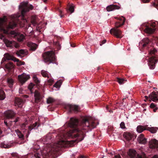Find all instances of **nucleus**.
Returning a JSON list of instances; mask_svg holds the SVG:
<instances>
[{
    "instance_id": "f257e3e1",
    "label": "nucleus",
    "mask_w": 158,
    "mask_h": 158,
    "mask_svg": "<svg viewBox=\"0 0 158 158\" xmlns=\"http://www.w3.org/2000/svg\"><path fill=\"white\" fill-rule=\"evenodd\" d=\"M78 119L72 118L69 122L64 125V127L70 128L69 131H68L67 130L64 133L58 135L61 140L55 144V146L57 148L55 149V151L60 150V147H64L63 144L67 143L71 145L82 141L85 137V131L84 130L87 131L89 130H91L96 127L98 124H96L94 121L89 120L87 118H84L82 120L80 126L81 127V130H80L78 127Z\"/></svg>"
},
{
    "instance_id": "f03ea898",
    "label": "nucleus",
    "mask_w": 158,
    "mask_h": 158,
    "mask_svg": "<svg viewBox=\"0 0 158 158\" xmlns=\"http://www.w3.org/2000/svg\"><path fill=\"white\" fill-rule=\"evenodd\" d=\"M33 7L32 5H29L28 2L22 3L19 6V9L21 10V22L19 21V19L20 16H16V18L13 19L12 21L9 23H7L6 16H4L2 18H0V32L4 34L1 35L0 39L2 40L4 39V35H6L13 38L17 37L19 41H23L24 38V35L23 34H19L18 33L15 31L11 30L16 27L18 24H26L27 23V21L24 17L25 14L26 12L32 10Z\"/></svg>"
},
{
    "instance_id": "7ed1b4c3",
    "label": "nucleus",
    "mask_w": 158,
    "mask_h": 158,
    "mask_svg": "<svg viewBox=\"0 0 158 158\" xmlns=\"http://www.w3.org/2000/svg\"><path fill=\"white\" fill-rule=\"evenodd\" d=\"M114 18L117 19V21L115 23V27L111 28L110 32L111 34H113L117 38H121L123 36V35L122 34V31L118 28L121 27L124 25L126 19L122 16L118 17H115Z\"/></svg>"
},
{
    "instance_id": "20e7f679",
    "label": "nucleus",
    "mask_w": 158,
    "mask_h": 158,
    "mask_svg": "<svg viewBox=\"0 0 158 158\" xmlns=\"http://www.w3.org/2000/svg\"><path fill=\"white\" fill-rule=\"evenodd\" d=\"M42 56L45 62H48V64L55 62L56 58L55 52L52 50L45 52L42 54Z\"/></svg>"
},
{
    "instance_id": "39448f33",
    "label": "nucleus",
    "mask_w": 158,
    "mask_h": 158,
    "mask_svg": "<svg viewBox=\"0 0 158 158\" xmlns=\"http://www.w3.org/2000/svg\"><path fill=\"white\" fill-rule=\"evenodd\" d=\"M150 26L151 27H149L147 24H145L142 25V27L143 28L144 27H145V28H143L145 32L148 34H152L154 33L156 29L155 23H152Z\"/></svg>"
},
{
    "instance_id": "423d86ee",
    "label": "nucleus",
    "mask_w": 158,
    "mask_h": 158,
    "mask_svg": "<svg viewBox=\"0 0 158 158\" xmlns=\"http://www.w3.org/2000/svg\"><path fill=\"white\" fill-rule=\"evenodd\" d=\"M34 103H38L42 101L44 96L37 90H35L34 93Z\"/></svg>"
},
{
    "instance_id": "0eeeda50",
    "label": "nucleus",
    "mask_w": 158,
    "mask_h": 158,
    "mask_svg": "<svg viewBox=\"0 0 158 158\" xmlns=\"http://www.w3.org/2000/svg\"><path fill=\"white\" fill-rule=\"evenodd\" d=\"M157 61V60L156 59L155 57L154 56H153L149 58L148 64L149 68L151 69H154L155 67V64Z\"/></svg>"
},
{
    "instance_id": "6e6552de",
    "label": "nucleus",
    "mask_w": 158,
    "mask_h": 158,
    "mask_svg": "<svg viewBox=\"0 0 158 158\" xmlns=\"http://www.w3.org/2000/svg\"><path fill=\"white\" fill-rule=\"evenodd\" d=\"M145 98L147 100L149 98L154 102H158V92H153L149 95V97L145 96Z\"/></svg>"
},
{
    "instance_id": "1a4fd4ad",
    "label": "nucleus",
    "mask_w": 158,
    "mask_h": 158,
    "mask_svg": "<svg viewBox=\"0 0 158 158\" xmlns=\"http://www.w3.org/2000/svg\"><path fill=\"white\" fill-rule=\"evenodd\" d=\"M65 108L69 110L70 112H72L73 111H74L75 112H77L79 110V108L78 106L69 104L66 106Z\"/></svg>"
},
{
    "instance_id": "9d476101",
    "label": "nucleus",
    "mask_w": 158,
    "mask_h": 158,
    "mask_svg": "<svg viewBox=\"0 0 158 158\" xmlns=\"http://www.w3.org/2000/svg\"><path fill=\"white\" fill-rule=\"evenodd\" d=\"M149 144L150 148L152 149L158 148V140L156 139H154L150 140Z\"/></svg>"
},
{
    "instance_id": "9b49d317",
    "label": "nucleus",
    "mask_w": 158,
    "mask_h": 158,
    "mask_svg": "<svg viewBox=\"0 0 158 158\" xmlns=\"http://www.w3.org/2000/svg\"><path fill=\"white\" fill-rule=\"evenodd\" d=\"M16 114V113L13 110H9L6 111L5 115L7 118H12L15 116Z\"/></svg>"
},
{
    "instance_id": "f8f14e48",
    "label": "nucleus",
    "mask_w": 158,
    "mask_h": 158,
    "mask_svg": "<svg viewBox=\"0 0 158 158\" xmlns=\"http://www.w3.org/2000/svg\"><path fill=\"white\" fill-rule=\"evenodd\" d=\"M30 77L28 75H24L23 74L19 75L18 76V78L19 81L21 83H25L27 80L29 79Z\"/></svg>"
},
{
    "instance_id": "ddd939ff",
    "label": "nucleus",
    "mask_w": 158,
    "mask_h": 158,
    "mask_svg": "<svg viewBox=\"0 0 158 158\" xmlns=\"http://www.w3.org/2000/svg\"><path fill=\"white\" fill-rule=\"evenodd\" d=\"M138 142L140 144H145L147 142V139L144 137L143 134H140L137 138Z\"/></svg>"
},
{
    "instance_id": "4468645a",
    "label": "nucleus",
    "mask_w": 158,
    "mask_h": 158,
    "mask_svg": "<svg viewBox=\"0 0 158 158\" xmlns=\"http://www.w3.org/2000/svg\"><path fill=\"white\" fill-rule=\"evenodd\" d=\"M128 155L130 158H134L136 157L139 154H137L135 150L132 149L129 150L127 153Z\"/></svg>"
},
{
    "instance_id": "2eb2a0df",
    "label": "nucleus",
    "mask_w": 158,
    "mask_h": 158,
    "mask_svg": "<svg viewBox=\"0 0 158 158\" xmlns=\"http://www.w3.org/2000/svg\"><path fill=\"white\" fill-rule=\"evenodd\" d=\"M28 51L27 50L20 49L16 52V54L19 56H25L27 55Z\"/></svg>"
},
{
    "instance_id": "dca6fc26",
    "label": "nucleus",
    "mask_w": 158,
    "mask_h": 158,
    "mask_svg": "<svg viewBox=\"0 0 158 158\" xmlns=\"http://www.w3.org/2000/svg\"><path fill=\"white\" fill-rule=\"evenodd\" d=\"M123 136L127 141H129L133 137L134 135L130 133L125 132L124 133Z\"/></svg>"
},
{
    "instance_id": "f3484780",
    "label": "nucleus",
    "mask_w": 158,
    "mask_h": 158,
    "mask_svg": "<svg viewBox=\"0 0 158 158\" xmlns=\"http://www.w3.org/2000/svg\"><path fill=\"white\" fill-rule=\"evenodd\" d=\"M27 46L29 48V50L32 51H35L37 48V45L31 42H29L27 43Z\"/></svg>"
},
{
    "instance_id": "a211bd4d",
    "label": "nucleus",
    "mask_w": 158,
    "mask_h": 158,
    "mask_svg": "<svg viewBox=\"0 0 158 158\" xmlns=\"http://www.w3.org/2000/svg\"><path fill=\"white\" fill-rule=\"evenodd\" d=\"M120 8V7L117 5H111L108 6L106 8V9L107 11H110L114 10L119 9Z\"/></svg>"
},
{
    "instance_id": "6ab92c4d",
    "label": "nucleus",
    "mask_w": 158,
    "mask_h": 158,
    "mask_svg": "<svg viewBox=\"0 0 158 158\" xmlns=\"http://www.w3.org/2000/svg\"><path fill=\"white\" fill-rule=\"evenodd\" d=\"M5 57L7 60H11L15 62L19 61V59L13 56L8 53H6L4 54Z\"/></svg>"
},
{
    "instance_id": "aec40b11",
    "label": "nucleus",
    "mask_w": 158,
    "mask_h": 158,
    "mask_svg": "<svg viewBox=\"0 0 158 158\" xmlns=\"http://www.w3.org/2000/svg\"><path fill=\"white\" fill-rule=\"evenodd\" d=\"M147 125L145 126L139 125L137 127V131L139 133H141L144 130H147Z\"/></svg>"
},
{
    "instance_id": "412c9836",
    "label": "nucleus",
    "mask_w": 158,
    "mask_h": 158,
    "mask_svg": "<svg viewBox=\"0 0 158 158\" xmlns=\"http://www.w3.org/2000/svg\"><path fill=\"white\" fill-rule=\"evenodd\" d=\"M23 103V101L19 98H16L15 100V105H17L19 107H21Z\"/></svg>"
},
{
    "instance_id": "4be33fe9",
    "label": "nucleus",
    "mask_w": 158,
    "mask_h": 158,
    "mask_svg": "<svg viewBox=\"0 0 158 158\" xmlns=\"http://www.w3.org/2000/svg\"><path fill=\"white\" fill-rule=\"evenodd\" d=\"M150 42V40L147 38H145L143 39L141 43L143 47L144 48L148 47V45L149 43Z\"/></svg>"
},
{
    "instance_id": "5701e85b",
    "label": "nucleus",
    "mask_w": 158,
    "mask_h": 158,
    "mask_svg": "<svg viewBox=\"0 0 158 158\" xmlns=\"http://www.w3.org/2000/svg\"><path fill=\"white\" fill-rule=\"evenodd\" d=\"M7 82L9 86L11 88L13 87L14 81L11 78H8L7 80Z\"/></svg>"
},
{
    "instance_id": "b1692460",
    "label": "nucleus",
    "mask_w": 158,
    "mask_h": 158,
    "mask_svg": "<svg viewBox=\"0 0 158 158\" xmlns=\"http://www.w3.org/2000/svg\"><path fill=\"white\" fill-rule=\"evenodd\" d=\"M15 132L19 137L21 139L23 140L24 139L23 135L21 132L18 129L15 130Z\"/></svg>"
},
{
    "instance_id": "393cba45",
    "label": "nucleus",
    "mask_w": 158,
    "mask_h": 158,
    "mask_svg": "<svg viewBox=\"0 0 158 158\" xmlns=\"http://www.w3.org/2000/svg\"><path fill=\"white\" fill-rule=\"evenodd\" d=\"M5 67L6 69L10 70L14 68V65L12 63L9 62L6 64Z\"/></svg>"
},
{
    "instance_id": "a878e982",
    "label": "nucleus",
    "mask_w": 158,
    "mask_h": 158,
    "mask_svg": "<svg viewBox=\"0 0 158 158\" xmlns=\"http://www.w3.org/2000/svg\"><path fill=\"white\" fill-rule=\"evenodd\" d=\"M147 130L153 134L156 133L157 131L156 128L153 127H147Z\"/></svg>"
},
{
    "instance_id": "bb28decb",
    "label": "nucleus",
    "mask_w": 158,
    "mask_h": 158,
    "mask_svg": "<svg viewBox=\"0 0 158 158\" xmlns=\"http://www.w3.org/2000/svg\"><path fill=\"white\" fill-rule=\"evenodd\" d=\"M116 81H117L120 84H122L124 83L127 80L122 78L117 77Z\"/></svg>"
},
{
    "instance_id": "cd10ccee",
    "label": "nucleus",
    "mask_w": 158,
    "mask_h": 158,
    "mask_svg": "<svg viewBox=\"0 0 158 158\" xmlns=\"http://www.w3.org/2000/svg\"><path fill=\"white\" fill-rule=\"evenodd\" d=\"M5 98V94L4 91L2 90H0V100H3Z\"/></svg>"
},
{
    "instance_id": "c85d7f7f",
    "label": "nucleus",
    "mask_w": 158,
    "mask_h": 158,
    "mask_svg": "<svg viewBox=\"0 0 158 158\" xmlns=\"http://www.w3.org/2000/svg\"><path fill=\"white\" fill-rule=\"evenodd\" d=\"M62 83V80H60L57 81V82L55 83V84L54 85V86L57 88H59L60 86Z\"/></svg>"
},
{
    "instance_id": "c756f323",
    "label": "nucleus",
    "mask_w": 158,
    "mask_h": 158,
    "mask_svg": "<svg viewBox=\"0 0 158 158\" xmlns=\"http://www.w3.org/2000/svg\"><path fill=\"white\" fill-rule=\"evenodd\" d=\"M41 74L43 77H47L48 78H49L48 72L47 71L44 70H42L41 71Z\"/></svg>"
},
{
    "instance_id": "7c9ffc66",
    "label": "nucleus",
    "mask_w": 158,
    "mask_h": 158,
    "mask_svg": "<svg viewBox=\"0 0 158 158\" xmlns=\"http://www.w3.org/2000/svg\"><path fill=\"white\" fill-rule=\"evenodd\" d=\"M53 44L56 47L57 50L60 49V46L58 42H54Z\"/></svg>"
},
{
    "instance_id": "2f4dec72",
    "label": "nucleus",
    "mask_w": 158,
    "mask_h": 158,
    "mask_svg": "<svg viewBox=\"0 0 158 158\" xmlns=\"http://www.w3.org/2000/svg\"><path fill=\"white\" fill-rule=\"evenodd\" d=\"M1 147L2 148H8L11 147V146L8 144H5L4 143H2L1 144Z\"/></svg>"
},
{
    "instance_id": "473e14b6",
    "label": "nucleus",
    "mask_w": 158,
    "mask_h": 158,
    "mask_svg": "<svg viewBox=\"0 0 158 158\" xmlns=\"http://www.w3.org/2000/svg\"><path fill=\"white\" fill-rule=\"evenodd\" d=\"M33 79L34 81L36 84H38L40 83V81L38 79L36 76H34L33 77Z\"/></svg>"
},
{
    "instance_id": "72a5a7b5",
    "label": "nucleus",
    "mask_w": 158,
    "mask_h": 158,
    "mask_svg": "<svg viewBox=\"0 0 158 158\" xmlns=\"http://www.w3.org/2000/svg\"><path fill=\"white\" fill-rule=\"evenodd\" d=\"M34 85V84L32 83H31L28 86V89L30 90L31 92V93H33V92L32 91V89L33 88Z\"/></svg>"
},
{
    "instance_id": "f704fd0d",
    "label": "nucleus",
    "mask_w": 158,
    "mask_h": 158,
    "mask_svg": "<svg viewBox=\"0 0 158 158\" xmlns=\"http://www.w3.org/2000/svg\"><path fill=\"white\" fill-rule=\"evenodd\" d=\"M55 100L53 98L49 97L47 99V103L48 104L54 102Z\"/></svg>"
},
{
    "instance_id": "c9c22d12",
    "label": "nucleus",
    "mask_w": 158,
    "mask_h": 158,
    "mask_svg": "<svg viewBox=\"0 0 158 158\" xmlns=\"http://www.w3.org/2000/svg\"><path fill=\"white\" fill-rule=\"evenodd\" d=\"M52 137H51V135L50 134H48L45 137V141H49V140H51Z\"/></svg>"
},
{
    "instance_id": "e433bc0d",
    "label": "nucleus",
    "mask_w": 158,
    "mask_h": 158,
    "mask_svg": "<svg viewBox=\"0 0 158 158\" xmlns=\"http://www.w3.org/2000/svg\"><path fill=\"white\" fill-rule=\"evenodd\" d=\"M33 129L37 128L39 126V124H38L37 122H35V123L31 125Z\"/></svg>"
},
{
    "instance_id": "4c0bfd02",
    "label": "nucleus",
    "mask_w": 158,
    "mask_h": 158,
    "mask_svg": "<svg viewBox=\"0 0 158 158\" xmlns=\"http://www.w3.org/2000/svg\"><path fill=\"white\" fill-rule=\"evenodd\" d=\"M27 124V122H26L25 123H23L21 125V128L22 130L25 129L26 126Z\"/></svg>"
},
{
    "instance_id": "58836bf2",
    "label": "nucleus",
    "mask_w": 158,
    "mask_h": 158,
    "mask_svg": "<svg viewBox=\"0 0 158 158\" xmlns=\"http://www.w3.org/2000/svg\"><path fill=\"white\" fill-rule=\"evenodd\" d=\"M33 129V127H32V126L31 125L29 126L28 128V131H27V133L26 135L27 137H28V135H29V134L30 133L31 131Z\"/></svg>"
},
{
    "instance_id": "ea45409f",
    "label": "nucleus",
    "mask_w": 158,
    "mask_h": 158,
    "mask_svg": "<svg viewBox=\"0 0 158 158\" xmlns=\"http://www.w3.org/2000/svg\"><path fill=\"white\" fill-rule=\"evenodd\" d=\"M17 62V65L19 66L21 65H24L25 64V62L24 61H21L19 60L18 61H16Z\"/></svg>"
},
{
    "instance_id": "a19ab883",
    "label": "nucleus",
    "mask_w": 158,
    "mask_h": 158,
    "mask_svg": "<svg viewBox=\"0 0 158 158\" xmlns=\"http://www.w3.org/2000/svg\"><path fill=\"white\" fill-rule=\"evenodd\" d=\"M53 81V80L52 79L48 80L47 81V84L49 85H51L52 84Z\"/></svg>"
},
{
    "instance_id": "79ce46f5",
    "label": "nucleus",
    "mask_w": 158,
    "mask_h": 158,
    "mask_svg": "<svg viewBox=\"0 0 158 158\" xmlns=\"http://www.w3.org/2000/svg\"><path fill=\"white\" fill-rule=\"evenodd\" d=\"M120 127L122 129L125 128V123L124 122H122L120 124Z\"/></svg>"
},
{
    "instance_id": "37998d69",
    "label": "nucleus",
    "mask_w": 158,
    "mask_h": 158,
    "mask_svg": "<svg viewBox=\"0 0 158 158\" xmlns=\"http://www.w3.org/2000/svg\"><path fill=\"white\" fill-rule=\"evenodd\" d=\"M69 10L71 13L73 12L74 10L73 7V6H70L69 8Z\"/></svg>"
},
{
    "instance_id": "c03bdc74",
    "label": "nucleus",
    "mask_w": 158,
    "mask_h": 158,
    "mask_svg": "<svg viewBox=\"0 0 158 158\" xmlns=\"http://www.w3.org/2000/svg\"><path fill=\"white\" fill-rule=\"evenodd\" d=\"M157 52V50L155 49H154L152 50H151L150 51V53L151 54H154Z\"/></svg>"
},
{
    "instance_id": "a18cd8bd",
    "label": "nucleus",
    "mask_w": 158,
    "mask_h": 158,
    "mask_svg": "<svg viewBox=\"0 0 158 158\" xmlns=\"http://www.w3.org/2000/svg\"><path fill=\"white\" fill-rule=\"evenodd\" d=\"M35 158H40V154L39 153H36L34 154Z\"/></svg>"
},
{
    "instance_id": "49530a36",
    "label": "nucleus",
    "mask_w": 158,
    "mask_h": 158,
    "mask_svg": "<svg viewBox=\"0 0 158 158\" xmlns=\"http://www.w3.org/2000/svg\"><path fill=\"white\" fill-rule=\"evenodd\" d=\"M136 158H147L145 156H142L138 154L136 156Z\"/></svg>"
},
{
    "instance_id": "de8ad7c7",
    "label": "nucleus",
    "mask_w": 158,
    "mask_h": 158,
    "mask_svg": "<svg viewBox=\"0 0 158 158\" xmlns=\"http://www.w3.org/2000/svg\"><path fill=\"white\" fill-rule=\"evenodd\" d=\"M156 105V104L154 103H151L150 105V107L152 108H153L155 107Z\"/></svg>"
},
{
    "instance_id": "09e8293b",
    "label": "nucleus",
    "mask_w": 158,
    "mask_h": 158,
    "mask_svg": "<svg viewBox=\"0 0 158 158\" xmlns=\"http://www.w3.org/2000/svg\"><path fill=\"white\" fill-rule=\"evenodd\" d=\"M4 123L6 125V126L8 128H9V127L10 126V125L5 120H4Z\"/></svg>"
},
{
    "instance_id": "8fccbe9b",
    "label": "nucleus",
    "mask_w": 158,
    "mask_h": 158,
    "mask_svg": "<svg viewBox=\"0 0 158 158\" xmlns=\"http://www.w3.org/2000/svg\"><path fill=\"white\" fill-rule=\"evenodd\" d=\"M113 158H121V157L119 154H118L117 155H115L114 157Z\"/></svg>"
},
{
    "instance_id": "3c124183",
    "label": "nucleus",
    "mask_w": 158,
    "mask_h": 158,
    "mask_svg": "<svg viewBox=\"0 0 158 158\" xmlns=\"http://www.w3.org/2000/svg\"><path fill=\"white\" fill-rule=\"evenodd\" d=\"M87 157L83 155H80L78 158H87Z\"/></svg>"
},
{
    "instance_id": "603ef678",
    "label": "nucleus",
    "mask_w": 158,
    "mask_h": 158,
    "mask_svg": "<svg viewBox=\"0 0 158 158\" xmlns=\"http://www.w3.org/2000/svg\"><path fill=\"white\" fill-rule=\"evenodd\" d=\"M19 117H17V118H16V119H15V120H14L13 121V122L16 123V122H18L19 121Z\"/></svg>"
},
{
    "instance_id": "864d4df0",
    "label": "nucleus",
    "mask_w": 158,
    "mask_h": 158,
    "mask_svg": "<svg viewBox=\"0 0 158 158\" xmlns=\"http://www.w3.org/2000/svg\"><path fill=\"white\" fill-rule=\"evenodd\" d=\"M143 3H148L149 2V0H142Z\"/></svg>"
},
{
    "instance_id": "5fc2aeb1",
    "label": "nucleus",
    "mask_w": 158,
    "mask_h": 158,
    "mask_svg": "<svg viewBox=\"0 0 158 158\" xmlns=\"http://www.w3.org/2000/svg\"><path fill=\"white\" fill-rule=\"evenodd\" d=\"M106 42V40H103L102 42V44H100V45L101 46L102 45V44H105Z\"/></svg>"
},
{
    "instance_id": "6e6d98bb",
    "label": "nucleus",
    "mask_w": 158,
    "mask_h": 158,
    "mask_svg": "<svg viewBox=\"0 0 158 158\" xmlns=\"http://www.w3.org/2000/svg\"><path fill=\"white\" fill-rule=\"evenodd\" d=\"M60 17L61 18H62V17H64V15H62V11L60 10Z\"/></svg>"
},
{
    "instance_id": "4d7b16f0",
    "label": "nucleus",
    "mask_w": 158,
    "mask_h": 158,
    "mask_svg": "<svg viewBox=\"0 0 158 158\" xmlns=\"http://www.w3.org/2000/svg\"><path fill=\"white\" fill-rule=\"evenodd\" d=\"M158 108L157 107H156L154 109H153V111L154 112H156V110H158Z\"/></svg>"
},
{
    "instance_id": "13d9d810",
    "label": "nucleus",
    "mask_w": 158,
    "mask_h": 158,
    "mask_svg": "<svg viewBox=\"0 0 158 158\" xmlns=\"http://www.w3.org/2000/svg\"><path fill=\"white\" fill-rule=\"evenodd\" d=\"M152 158H158V156L157 155H155Z\"/></svg>"
},
{
    "instance_id": "bf43d9fd",
    "label": "nucleus",
    "mask_w": 158,
    "mask_h": 158,
    "mask_svg": "<svg viewBox=\"0 0 158 158\" xmlns=\"http://www.w3.org/2000/svg\"><path fill=\"white\" fill-rule=\"evenodd\" d=\"M5 60H6L4 58H3L2 60V61H1V63H2V62H3Z\"/></svg>"
},
{
    "instance_id": "052dcab7",
    "label": "nucleus",
    "mask_w": 158,
    "mask_h": 158,
    "mask_svg": "<svg viewBox=\"0 0 158 158\" xmlns=\"http://www.w3.org/2000/svg\"><path fill=\"white\" fill-rule=\"evenodd\" d=\"M24 97L27 98L28 97V96L27 95H24Z\"/></svg>"
},
{
    "instance_id": "680f3d73",
    "label": "nucleus",
    "mask_w": 158,
    "mask_h": 158,
    "mask_svg": "<svg viewBox=\"0 0 158 158\" xmlns=\"http://www.w3.org/2000/svg\"><path fill=\"white\" fill-rule=\"evenodd\" d=\"M153 6H154V7H155L156 5V4L155 3H154L153 4Z\"/></svg>"
},
{
    "instance_id": "e2e57ef3",
    "label": "nucleus",
    "mask_w": 158,
    "mask_h": 158,
    "mask_svg": "<svg viewBox=\"0 0 158 158\" xmlns=\"http://www.w3.org/2000/svg\"><path fill=\"white\" fill-rule=\"evenodd\" d=\"M19 47V46L18 45H16L15 46V47L16 48H18V47Z\"/></svg>"
},
{
    "instance_id": "0e129e2a",
    "label": "nucleus",
    "mask_w": 158,
    "mask_h": 158,
    "mask_svg": "<svg viewBox=\"0 0 158 158\" xmlns=\"http://www.w3.org/2000/svg\"><path fill=\"white\" fill-rule=\"evenodd\" d=\"M125 99V98L123 99L122 100V101L124 102Z\"/></svg>"
},
{
    "instance_id": "69168bd1",
    "label": "nucleus",
    "mask_w": 158,
    "mask_h": 158,
    "mask_svg": "<svg viewBox=\"0 0 158 158\" xmlns=\"http://www.w3.org/2000/svg\"><path fill=\"white\" fill-rule=\"evenodd\" d=\"M48 156H49L50 155V153H48Z\"/></svg>"
},
{
    "instance_id": "338daca9",
    "label": "nucleus",
    "mask_w": 158,
    "mask_h": 158,
    "mask_svg": "<svg viewBox=\"0 0 158 158\" xmlns=\"http://www.w3.org/2000/svg\"><path fill=\"white\" fill-rule=\"evenodd\" d=\"M100 69V68L98 67V70H99V69Z\"/></svg>"
},
{
    "instance_id": "774afa93",
    "label": "nucleus",
    "mask_w": 158,
    "mask_h": 158,
    "mask_svg": "<svg viewBox=\"0 0 158 158\" xmlns=\"http://www.w3.org/2000/svg\"><path fill=\"white\" fill-rule=\"evenodd\" d=\"M108 107L107 106V107H106V108H107V109H108Z\"/></svg>"
}]
</instances>
